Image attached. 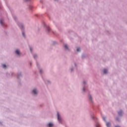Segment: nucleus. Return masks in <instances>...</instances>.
<instances>
[{
  "instance_id": "a211bd4d",
  "label": "nucleus",
  "mask_w": 127,
  "mask_h": 127,
  "mask_svg": "<svg viewBox=\"0 0 127 127\" xmlns=\"http://www.w3.org/2000/svg\"><path fill=\"white\" fill-rule=\"evenodd\" d=\"M90 99L91 100H92V96H90Z\"/></svg>"
},
{
  "instance_id": "0eeeda50",
  "label": "nucleus",
  "mask_w": 127,
  "mask_h": 127,
  "mask_svg": "<svg viewBox=\"0 0 127 127\" xmlns=\"http://www.w3.org/2000/svg\"><path fill=\"white\" fill-rule=\"evenodd\" d=\"M107 72H108V70H107L106 69H104V74H107Z\"/></svg>"
},
{
  "instance_id": "f03ea898",
  "label": "nucleus",
  "mask_w": 127,
  "mask_h": 127,
  "mask_svg": "<svg viewBox=\"0 0 127 127\" xmlns=\"http://www.w3.org/2000/svg\"><path fill=\"white\" fill-rule=\"evenodd\" d=\"M15 53H16V54H17L18 55H20V52H19V50H16L15 51Z\"/></svg>"
},
{
  "instance_id": "20e7f679",
  "label": "nucleus",
  "mask_w": 127,
  "mask_h": 127,
  "mask_svg": "<svg viewBox=\"0 0 127 127\" xmlns=\"http://www.w3.org/2000/svg\"><path fill=\"white\" fill-rule=\"evenodd\" d=\"M106 126H107V127H111V123H107L106 124Z\"/></svg>"
},
{
  "instance_id": "b1692460",
  "label": "nucleus",
  "mask_w": 127,
  "mask_h": 127,
  "mask_svg": "<svg viewBox=\"0 0 127 127\" xmlns=\"http://www.w3.org/2000/svg\"><path fill=\"white\" fill-rule=\"evenodd\" d=\"M27 1L28 0H26Z\"/></svg>"
},
{
  "instance_id": "4be33fe9",
  "label": "nucleus",
  "mask_w": 127,
  "mask_h": 127,
  "mask_svg": "<svg viewBox=\"0 0 127 127\" xmlns=\"http://www.w3.org/2000/svg\"><path fill=\"white\" fill-rule=\"evenodd\" d=\"M83 83H84V84H85L86 82L84 81V82H83Z\"/></svg>"
},
{
  "instance_id": "9b49d317",
  "label": "nucleus",
  "mask_w": 127,
  "mask_h": 127,
  "mask_svg": "<svg viewBox=\"0 0 127 127\" xmlns=\"http://www.w3.org/2000/svg\"><path fill=\"white\" fill-rule=\"evenodd\" d=\"M2 67H3V68H6V65L5 64H2Z\"/></svg>"
},
{
  "instance_id": "9d476101",
  "label": "nucleus",
  "mask_w": 127,
  "mask_h": 127,
  "mask_svg": "<svg viewBox=\"0 0 127 127\" xmlns=\"http://www.w3.org/2000/svg\"><path fill=\"white\" fill-rule=\"evenodd\" d=\"M96 127H100V124L99 123L96 124Z\"/></svg>"
},
{
  "instance_id": "4468645a",
  "label": "nucleus",
  "mask_w": 127,
  "mask_h": 127,
  "mask_svg": "<svg viewBox=\"0 0 127 127\" xmlns=\"http://www.w3.org/2000/svg\"><path fill=\"white\" fill-rule=\"evenodd\" d=\"M22 34L24 37H25V34L24 33V32H23Z\"/></svg>"
},
{
  "instance_id": "dca6fc26",
  "label": "nucleus",
  "mask_w": 127,
  "mask_h": 127,
  "mask_svg": "<svg viewBox=\"0 0 127 127\" xmlns=\"http://www.w3.org/2000/svg\"><path fill=\"white\" fill-rule=\"evenodd\" d=\"M36 57H37V56L36 55L34 56V58H36Z\"/></svg>"
},
{
  "instance_id": "6e6552de",
  "label": "nucleus",
  "mask_w": 127,
  "mask_h": 127,
  "mask_svg": "<svg viewBox=\"0 0 127 127\" xmlns=\"http://www.w3.org/2000/svg\"><path fill=\"white\" fill-rule=\"evenodd\" d=\"M0 24H1V25H2L3 24V21H2V20H0Z\"/></svg>"
},
{
  "instance_id": "423d86ee",
  "label": "nucleus",
  "mask_w": 127,
  "mask_h": 127,
  "mask_svg": "<svg viewBox=\"0 0 127 127\" xmlns=\"http://www.w3.org/2000/svg\"><path fill=\"white\" fill-rule=\"evenodd\" d=\"M118 114L119 116H122V115H123V111H120L118 112Z\"/></svg>"
},
{
  "instance_id": "39448f33",
  "label": "nucleus",
  "mask_w": 127,
  "mask_h": 127,
  "mask_svg": "<svg viewBox=\"0 0 127 127\" xmlns=\"http://www.w3.org/2000/svg\"><path fill=\"white\" fill-rule=\"evenodd\" d=\"M48 127H53V124L49 123V125H48Z\"/></svg>"
},
{
  "instance_id": "7ed1b4c3",
  "label": "nucleus",
  "mask_w": 127,
  "mask_h": 127,
  "mask_svg": "<svg viewBox=\"0 0 127 127\" xmlns=\"http://www.w3.org/2000/svg\"><path fill=\"white\" fill-rule=\"evenodd\" d=\"M33 93H34V94H35V95H36V94H37V90H36V89H34L33 90Z\"/></svg>"
},
{
  "instance_id": "2eb2a0df",
  "label": "nucleus",
  "mask_w": 127,
  "mask_h": 127,
  "mask_svg": "<svg viewBox=\"0 0 127 127\" xmlns=\"http://www.w3.org/2000/svg\"><path fill=\"white\" fill-rule=\"evenodd\" d=\"M30 51H31V52H32V48H30Z\"/></svg>"
},
{
  "instance_id": "ddd939ff",
  "label": "nucleus",
  "mask_w": 127,
  "mask_h": 127,
  "mask_svg": "<svg viewBox=\"0 0 127 127\" xmlns=\"http://www.w3.org/2000/svg\"><path fill=\"white\" fill-rule=\"evenodd\" d=\"M81 49L80 48H77V52H79V51H80Z\"/></svg>"
},
{
  "instance_id": "5701e85b",
  "label": "nucleus",
  "mask_w": 127,
  "mask_h": 127,
  "mask_svg": "<svg viewBox=\"0 0 127 127\" xmlns=\"http://www.w3.org/2000/svg\"><path fill=\"white\" fill-rule=\"evenodd\" d=\"M117 121H119V119H117Z\"/></svg>"
},
{
  "instance_id": "1a4fd4ad",
  "label": "nucleus",
  "mask_w": 127,
  "mask_h": 127,
  "mask_svg": "<svg viewBox=\"0 0 127 127\" xmlns=\"http://www.w3.org/2000/svg\"><path fill=\"white\" fill-rule=\"evenodd\" d=\"M64 48H65V49H68V46H67V45H65Z\"/></svg>"
},
{
  "instance_id": "6ab92c4d",
  "label": "nucleus",
  "mask_w": 127,
  "mask_h": 127,
  "mask_svg": "<svg viewBox=\"0 0 127 127\" xmlns=\"http://www.w3.org/2000/svg\"><path fill=\"white\" fill-rule=\"evenodd\" d=\"M48 31H50V28H48Z\"/></svg>"
},
{
  "instance_id": "f257e3e1",
  "label": "nucleus",
  "mask_w": 127,
  "mask_h": 127,
  "mask_svg": "<svg viewBox=\"0 0 127 127\" xmlns=\"http://www.w3.org/2000/svg\"><path fill=\"white\" fill-rule=\"evenodd\" d=\"M58 120L60 123H62V119H61V117H60V114L58 112Z\"/></svg>"
},
{
  "instance_id": "412c9836",
  "label": "nucleus",
  "mask_w": 127,
  "mask_h": 127,
  "mask_svg": "<svg viewBox=\"0 0 127 127\" xmlns=\"http://www.w3.org/2000/svg\"><path fill=\"white\" fill-rule=\"evenodd\" d=\"M83 91L85 92V88H83Z\"/></svg>"
},
{
  "instance_id": "f3484780",
  "label": "nucleus",
  "mask_w": 127,
  "mask_h": 127,
  "mask_svg": "<svg viewBox=\"0 0 127 127\" xmlns=\"http://www.w3.org/2000/svg\"><path fill=\"white\" fill-rule=\"evenodd\" d=\"M103 120L106 122V118H103Z\"/></svg>"
},
{
  "instance_id": "f8f14e48",
  "label": "nucleus",
  "mask_w": 127,
  "mask_h": 127,
  "mask_svg": "<svg viewBox=\"0 0 127 127\" xmlns=\"http://www.w3.org/2000/svg\"><path fill=\"white\" fill-rule=\"evenodd\" d=\"M19 27H20L21 28H23V25H19Z\"/></svg>"
},
{
  "instance_id": "aec40b11",
  "label": "nucleus",
  "mask_w": 127,
  "mask_h": 127,
  "mask_svg": "<svg viewBox=\"0 0 127 127\" xmlns=\"http://www.w3.org/2000/svg\"><path fill=\"white\" fill-rule=\"evenodd\" d=\"M40 72L42 73V70H40Z\"/></svg>"
}]
</instances>
